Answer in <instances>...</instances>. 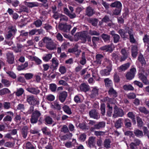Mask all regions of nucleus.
Wrapping results in <instances>:
<instances>
[{
  "label": "nucleus",
  "mask_w": 149,
  "mask_h": 149,
  "mask_svg": "<svg viewBox=\"0 0 149 149\" xmlns=\"http://www.w3.org/2000/svg\"><path fill=\"white\" fill-rule=\"evenodd\" d=\"M124 115L123 110L122 109L118 108L116 106H115L114 108L113 117L115 118L118 117H121Z\"/></svg>",
  "instance_id": "obj_1"
},
{
  "label": "nucleus",
  "mask_w": 149,
  "mask_h": 149,
  "mask_svg": "<svg viewBox=\"0 0 149 149\" xmlns=\"http://www.w3.org/2000/svg\"><path fill=\"white\" fill-rule=\"evenodd\" d=\"M26 98V101L30 104L34 105L39 104V101L33 95H27Z\"/></svg>",
  "instance_id": "obj_2"
},
{
  "label": "nucleus",
  "mask_w": 149,
  "mask_h": 149,
  "mask_svg": "<svg viewBox=\"0 0 149 149\" xmlns=\"http://www.w3.org/2000/svg\"><path fill=\"white\" fill-rule=\"evenodd\" d=\"M87 33V31H84L82 32L77 33L75 35V36L77 37L78 39H81L83 42L85 43L86 41Z\"/></svg>",
  "instance_id": "obj_3"
},
{
  "label": "nucleus",
  "mask_w": 149,
  "mask_h": 149,
  "mask_svg": "<svg viewBox=\"0 0 149 149\" xmlns=\"http://www.w3.org/2000/svg\"><path fill=\"white\" fill-rule=\"evenodd\" d=\"M8 29L9 31L6 35L7 38L8 39L12 38L14 35L17 31L16 28L13 26H10Z\"/></svg>",
  "instance_id": "obj_4"
},
{
  "label": "nucleus",
  "mask_w": 149,
  "mask_h": 149,
  "mask_svg": "<svg viewBox=\"0 0 149 149\" xmlns=\"http://www.w3.org/2000/svg\"><path fill=\"white\" fill-rule=\"evenodd\" d=\"M136 72V70L135 68L131 69L130 71L128 72L126 74V77L127 79L131 80L133 79L134 77Z\"/></svg>",
  "instance_id": "obj_5"
},
{
  "label": "nucleus",
  "mask_w": 149,
  "mask_h": 149,
  "mask_svg": "<svg viewBox=\"0 0 149 149\" xmlns=\"http://www.w3.org/2000/svg\"><path fill=\"white\" fill-rule=\"evenodd\" d=\"M140 70H143V73H140L139 74V78L146 85L149 84V81L147 79L146 77L143 74L145 73V71L143 70L142 68L140 69Z\"/></svg>",
  "instance_id": "obj_6"
},
{
  "label": "nucleus",
  "mask_w": 149,
  "mask_h": 149,
  "mask_svg": "<svg viewBox=\"0 0 149 149\" xmlns=\"http://www.w3.org/2000/svg\"><path fill=\"white\" fill-rule=\"evenodd\" d=\"M26 90L29 93L35 95L39 93L40 91L37 87H29L26 88Z\"/></svg>",
  "instance_id": "obj_7"
},
{
  "label": "nucleus",
  "mask_w": 149,
  "mask_h": 149,
  "mask_svg": "<svg viewBox=\"0 0 149 149\" xmlns=\"http://www.w3.org/2000/svg\"><path fill=\"white\" fill-rule=\"evenodd\" d=\"M120 52L122 55V56L121 57L120 61H123L128 57L129 54V52L128 51H126L125 49H122Z\"/></svg>",
  "instance_id": "obj_8"
},
{
  "label": "nucleus",
  "mask_w": 149,
  "mask_h": 149,
  "mask_svg": "<svg viewBox=\"0 0 149 149\" xmlns=\"http://www.w3.org/2000/svg\"><path fill=\"white\" fill-rule=\"evenodd\" d=\"M89 114L90 116L94 119H97L100 118L99 114L95 110L93 109L90 111Z\"/></svg>",
  "instance_id": "obj_9"
},
{
  "label": "nucleus",
  "mask_w": 149,
  "mask_h": 149,
  "mask_svg": "<svg viewBox=\"0 0 149 149\" xmlns=\"http://www.w3.org/2000/svg\"><path fill=\"white\" fill-rule=\"evenodd\" d=\"M51 62V67L54 70L56 69L59 64V61L58 59L55 57L53 58L52 59Z\"/></svg>",
  "instance_id": "obj_10"
},
{
  "label": "nucleus",
  "mask_w": 149,
  "mask_h": 149,
  "mask_svg": "<svg viewBox=\"0 0 149 149\" xmlns=\"http://www.w3.org/2000/svg\"><path fill=\"white\" fill-rule=\"evenodd\" d=\"M52 41V40L50 38L48 37H46L42 39V41L39 42V45L40 46H43V44L42 42H43V43L46 44V46L47 44H49V43H50Z\"/></svg>",
  "instance_id": "obj_11"
},
{
  "label": "nucleus",
  "mask_w": 149,
  "mask_h": 149,
  "mask_svg": "<svg viewBox=\"0 0 149 149\" xmlns=\"http://www.w3.org/2000/svg\"><path fill=\"white\" fill-rule=\"evenodd\" d=\"M130 64L129 63L124 64L118 68L119 72L124 71L129 67Z\"/></svg>",
  "instance_id": "obj_12"
},
{
  "label": "nucleus",
  "mask_w": 149,
  "mask_h": 149,
  "mask_svg": "<svg viewBox=\"0 0 149 149\" xmlns=\"http://www.w3.org/2000/svg\"><path fill=\"white\" fill-rule=\"evenodd\" d=\"M95 12L93 9L90 6H88L86 8V14L89 17L92 16L94 13Z\"/></svg>",
  "instance_id": "obj_13"
},
{
  "label": "nucleus",
  "mask_w": 149,
  "mask_h": 149,
  "mask_svg": "<svg viewBox=\"0 0 149 149\" xmlns=\"http://www.w3.org/2000/svg\"><path fill=\"white\" fill-rule=\"evenodd\" d=\"M108 70L105 69L100 71V74L102 76H107L109 74L112 68L111 65L109 66V68L107 67Z\"/></svg>",
  "instance_id": "obj_14"
},
{
  "label": "nucleus",
  "mask_w": 149,
  "mask_h": 149,
  "mask_svg": "<svg viewBox=\"0 0 149 149\" xmlns=\"http://www.w3.org/2000/svg\"><path fill=\"white\" fill-rule=\"evenodd\" d=\"M8 61L9 63L12 64L14 61V58L13 53L8 52L7 54Z\"/></svg>",
  "instance_id": "obj_15"
},
{
  "label": "nucleus",
  "mask_w": 149,
  "mask_h": 149,
  "mask_svg": "<svg viewBox=\"0 0 149 149\" xmlns=\"http://www.w3.org/2000/svg\"><path fill=\"white\" fill-rule=\"evenodd\" d=\"M67 96V93L65 91H63L60 93L59 96V99L61 102H63L65 101Z\"/></svg>",
  "instance_id": "obj_16"
},
{
  "label": "nucleus",
  "mask_w": 149,
  "mask_h": 149,
  "mask_svg": "<svg viewBox=\"0 0 149 149\" xmlns=\"http://www.w3.org/2000/svg\"><path fill=\"white\" fill-rule=\"evenodd\" d=\"M24 3L25 5L29 8L37 7L38 6V4L37 2H27L25 1Z\"/></svg>",
  "instance_id": "obj_17"
},
{
  "label": "nucleus",
  "mask_w": 149,
  "mask_h": 149,
  "mask_svg": "<svg viewBox=\"0 0 149 149\" xmlns=\"http://www.w3.org/2000/svg\"><path fill=\"white\" fill-rule=\"evenodd\" d=\"M110 33L113 37L114 42L116 43L118 42L120 38L119 35L116 34L113 31H111Z\"/></svg>",
  "instance_id": "obj_18"
},
{
  "label": "nucleus",
  "mask_w": 149,
  "mask_h": 149,
  "mask_svg": "<svg viewBox=\"0 0 149 149\" xmlns=\"http://www.w3.org/2000/svg\"><path fill=\"white\" fill-rule=\"evenodd\" d=\"M51 108L53 109H56L58 110H60L61 107L60 105L58 104V102L57 101L54 102L51 106Z\"/></svg>",
  "instance_id": "obj_19"
},
{
  "label": "nucleus",
  "mask_w": 149,
  "mask_h": 149,
  "mask_svg": "<svg viewBox=\"0 0 149 149\" xmlns=\"http://www.w3.org/2000/svg\"><path fill=\"white\" fill-rule=\"evenodd\" d=\"M46 47L49 50H53L56 49V45L52 41L50 43H49V44H47L46 45Z\"/></svg>",
  "instance_id": "obj_20"
},
{
  "label": "nucleus",
  "mask_w": 149,
  "mask_h": 149,
  "mask_svg": "<svg viewBox=\"0 0 149 149\" xmlns=\"http://www.w3.org/2000/svg\"><path fill=\"white\" fill-rule=\"evenodd\" d=\"M98 90L95 88H94L91 90V93L90 96L91 98H93L95 97L98 95Z\"/></svg>",
  "instance_id": "obj_21"
},
{
  "label": "nucleus",
  "mask_w": 149,
  "mask_h": 149,
  "mask_svg": "<svg viewBox=\"0 0 149 149\" xmlns=\"http://www.w3.org/2000/svg\"><path fill=\"white\" fill-rule=\"evenodd\" d=\"M105 125V123L104 122H101L96 124L94 126V128L95 129H99L101 128L104 127Z\"/></svg>",
  "instance_id": "obj_22"
},
{
  "label": "nucleus",
  "mask_w": 149,
  "mask_h": 149,
  "mask_svg": "<svg viewBox=\"0 0 149 149\" xmlns=\"http://www.w3.org/2000/svg\"><path fill=\"white\" fill-rule=\"evenodd\" d=\"M137 47L136 46H133L132 48V54L133 57L136 58L137 54Z\"/></svg>",
  "instance_id": "obj_23"
},
{
  "label": "nucleus",
  "mask_w": 149,
  "mask_h": 149,
  "mask_svg": "<svg viewBox=\"0 0 149 149\" xmlns=\"http://www.w3.org/2000/svg\"><path fill=\"white\" fill-rule=\"evenodd\" d=\"M80 88L81 91L85 92L88 91L89 89V86L85 84H81L80 86Z\"/></svg>",
  "instance_id": "obj_24"
},
{
  "label": "nucleus",
  "mask_w": 149,
  "mask_h": 149,
  "mask_svg": "<svg viewBox=\"0 0 149 149\" xmlns=\"http://www.w3.org/2000/svg\"><path fill=\"white\" fill-rule=\"evenodd\" d=\"M28 129V127L26 126L24 127L22 129V133L24 139H25L27 136Z\"/></svg>",
  "instance_id": "obj_25"
},
{
  "label": "nucleus",
  "mask_w": 149,
  "mask_h": 149,
  "mask_svg": "<svg viewBox=\"0 0 149 149\" xmlns=\"http://www.w3.org/2000/svg\"><path fill=\"white\" fill-rule=\"evenodd\" d=\"M128 33L130 35V42L133 43H134L135 41V40L133 36V31L131 29L129 30L128 31Z\"/></svg>",
  "instance_id": "obj_26"
},
{
  "label": "nucleus",
  "mask_w": 149,
  "mask_h": 149,
  "mask_svg": "<svg viewBox=\"0 0 149 149\" xmlns=\"http://www.w3.org/2000/svg\"><path fill=\"white\" fill-rule=\"evenodd\" d=\"M96 61L97 64H100L102 59L103 58V56L101 54H97L96 56Z\"/></svg>",
  "instance_id": "obj_27"
},
{
  "label": "nucleus",
  "mask_w": 149,
  "mask_h": 149,
  "mask_svg": "<svg viewBox=\"0 0 149 149\" xmlns=\"http://www.w3.org/2000/svg\"><path fill=\"white\" fill-rule=\"evenodd\" d=\"M71 26L70 25H59V28L61 30H64V31L68 30L69 31L71 29Z\"/></svg>",
  "instance_id": "obj_28"
},
{
  "label": "nucleus",
  "mask_w": 149,
  "mask_h": 149,
  "mask_svg": "<svg viewBox=\"0 0 149 149\" xmlns=\"http://www.w3.org/2000/svg\"><path fill=\"white\" fill-rule=\"evenodd\" d=\"M88 141V144L90 147L93 146L95 142V138L93 137H90Z\"/></svg>",
  "instance_id": "obj_29"
},
{
  "label": "nucleus",
  "mask_w": 149,
  "mask_h": 149,
  "mask_svg": "<svg viewBox=\"0 0 149 149\" xmlns=\"http://www.w3.org/2000/svg\"><path fill=\"white\" fill-rule=\"evenodd\" d=\"M122 124V119L121 118H119L115 122V126L117 128H119L121 127Z\"/></svg>",
  "instance_id": "obj_30"
},
{
  "label": "nucleus",
  "mask_w": 149,
  "mask_h": 149,
  "mask_svg": "<svg viewBox=\"0 0 149 149\" xmlns=\"http://www.w3.org/2000/svg\"><path fill=\"white\" fill-rule=\"evenodd\" d=\"M112 7H116L117 8H121L122 6V4L120 2L117 1L112 3L110 5Z\"/></svg>",
  "instance_id": "obj_31"
},
{
  "label": "nucleus",
  "mask_w": 149,
  "mask_h": 149,
  "mask_svg": "<svg viewBox=\"0 0 149 149\" xmlns=\"http://www.w3.org/2000/svg\"><path fill=\"white\" fill-rule=\"evenodd\" d=\"M63 109L64 111L67 114H70L72 113L70 108L67 105H64L63 107Z\"/></svg>",
  "instance_id": "obj_32"
},
{
  "label": "nucleus",
  "mask_w": 149,
  "mask_h": 149,
  "mask_svg": "<svg viewBox=\"0 0 149 149\" xmlns=\"http://www.w3.org/2000/svg\"><path fill=\"white\" fill-rule=\"evenodd\" d=\"M111 141L109 139H106L104 142V145L105 147L108 148L111 147Z\"/></svg>",
  "instance_id": "obj_33"
},
{
  "label": "nucleus",
  "mask_w": 149,
  "mask_h": 149,
  "mask_svg": "<svg viewBox=\"0 0 149 149\" xmlns=\"http://www.w3.org/2000/svg\"><path fill=\"white\" fill-rule=\"evenodd\" d=\"M107 107L108 109L107 112V115L108 116L110 117L112 113V107L109 103L107 104Z\"/></svg>",
  "instance_id": "obj_34"
},
{
  "label": "nucleus",
  "mask_w": 149,
  "mask_h": 149,
  "mask_svg": "<svg viewBox=\"0 0 149 149\" xmlns=\"http://www.w3.org/2000/svg\"><path fill=\"white\" fill-rule=\"evenodd\" d=\"M109 94L111 96L116 97L117 96V93L113 88H111L109 91Z\"/></svg>",
  "instance_id": "obj_35"
},
{
  "label": "nucleus",
  "mask_w": 149,
  "mask_h": 149,
  "mask_svg": "<svg viewBox=\"0 0 149 149\" xmlns=\"http://www.w3.org/2000/svg\"><path fill=\"white\" fill-rule=\"evenodd\" d=\"M118 33L120 34L121 36L123 38H126L128 36L127 35L126 31L125 32V31L123 29H120L118 31Z\"/></svg>",
  "instance_id": "obj_36"
},
{
  "label": "nucleus",
  "mask_w": 149,
  "mask_h": 149,
  "mask_svg": "<svg viewBox=\"0 0 149 149\" xmlns=\"http://www.w3.org/2000/svg\"><path fill=\"white\" fill-rule=\"evenodd\" d=\"M134 133L138 137H142L143 136V132L138 129L134 130Z\"/></svg>",
  "instance_id": "obj_37"
},
{
  "label": "nucleus",
  "mask_w": 149,
  "mask_h": 149,
  "mask_svg": "<svg viewBox=\"0 0 149 149\" xmlns=\"http://www.w3.org/2000/svg\"><path fill=\"white\" fill-rule=\"evenodd\" d=\"M101 37L105 42H107L110 41V36L107 34L103 33Z\"/></svg>",
  "instance_id": "obj_38"
},
{
  "label": "nucleus",
  "mask_w": 149,
  "mask_h": 149,
  "mask_svg": "<svg viewBox=\"0 0 149 149\" xmlns=\"http://www.w3.org/2000/svg\"><path fill=\"white\" fill-rule=\"evenodd\" d=\"M100 49L101 50H104L106 52L110 51L111 50V47L109 45H105L102 46Z\"/></svg>",
  "instance_id": "obj_39"
},
{
  "label": "nucleus",
  "mask_w": 149,
  "mask_h": 149,
  "mask_svg": "<svg viewBox=\"0 0 149 149\" xmlns=\"http://www.w3.org/2000/svg\"><path fill=\"white\" fill-rule=\"evenodd\" d=\"M123 88L125 90L127 91H133L134 89V87H133L132 85L130 84L124 85L123 86Z\"/></svg>",
  "instance_id": "obj_40"
},
{
  "label": "nucleus",
  "mask_w": 149,
  "mask_h": 149,
  "mask_svg": "<svg viewBox=\"0 0 149 149\" xmlns=\"http://www.w3.org/2000/svg\"><path fill=\"white\" fill-rule=\"evenodd\" d=\"M52 56L51 54H47L42 57L43 60L45 61H48L51 59Z\"/></svg>",
  "instance_id": "obj_41"
},
{
  "label": "nucleus",
  "mask_w": 149,
  "mask_h": 149,
  "mask_svg": "<svg viewBox=\"0 0 149 149\" xmlns=\"http://www.w3.org/2000/svg\"><path fill=\"white\" fill-rule=\"evenodd\" d=\"M104 81L105 85L106 87H109L111 86L112 84L111 81L109 78H106L104 79Z\"/></svg>",
  "instance_id": "obj_42"
},
{
  "label": "nucleus",
  "mask_w": 149,
  "mask_h": 149,
  "mask_svg": "<svg viewBox=\"0 0 149 149\" xmlns=\"http://www.w3.org/2000/svg\"><path fill=\"white\" fill-rule=\"evenodd\" d=\"M86 59L85 57V53L83 52L82 53L81 60L80 61V63L82 65H84L86 63Z\"/></svg>",
  "instance_id": "obj_43"
},
{
  "label": "nucleus",
  "mask_w": 149,
  "mask_h": 149,
  "mask_svg": "<svg viewBox=\"0 0 149 149\" xmlns=\"http://www.w3.org/2000/svg\"><path fill=\"white\" fill-rule=\"evenodd\" d=\"M1 82L6 86L7 87L9 86L10 85V82L8 80L5 79H2Z\"/></svg>",
  "instance_id": "obj_44"
},
{
  "label": "nucleus",
  "mask_w": 149,
  "mask_h": 149,
  "mask_svg": "<svg viewBox=\"0 0 149 149\" xmlns=\"http://www.w3.org/2000/svg\"><path fill=\"white\" fill-rule=\"evenodd\" d=\"M59 71L61 74H63L66 72V69L64 66L61 65L59 68Z\"/></svg>",
  "instance_id": "obj_45"
},
{
  "label": "nucleus",
  "mask_w": 149,
  "mask_h": 149,
  "mask_svg": "<svg viewBox=\"0 0 149 149\" xmlns=\"http://www.w3.org/2000/svg\"><path fill=\"white\" fill-rule=\"evenodd\" d=\"M138 60L142 65H145L146 64V62L143 55L140 54L139 55Z\"/></svg>",
  "instance_id": "obj_46"
},
{
  "label": "nucleus",
  "mask_w": 149,
  "mask_h": 149,
  "mask_svg": "<svg viewBox=\"0 0 149 149\" xmlns=\"http://www.w3.org/2000/svg\"><path fill=\"white\" fill-rule=\"evenodd\" d=\"M128 117L131 118L134 124L136 123V120L135 118V116L132 112H129L127 114Z\"/></svg>",
  "instance_id": "obj_47"
},
{
  "label": "nucleus",
  "mask_w": 149,
  "mask_h": 149,
  "mask_svg": "<svg viewBox=\"0 0 149 149\" xmlns=\"http://www.w3.org/2000/svg\"><path fill=\"white\" fill-rule=\"evenodd\" d=\"M46 99L49 101H53L55 99L54 95L52 94H49L46 96Z\"/></svg>",
  "instance_id": "obj_48"
},
{
  "label": "nucleus",
  "mask_w": 149,
  "mask_h": 149,
  "mask_svg": "<svg viewBox=\"0 0 149 149\" xmlns=\"http://www.w3.org/2000/svg\"><path fill=\"white\" fill-rule=\"evenodd\" d=\"M14 143H13L10 142H7L4 143V146L6 147L11 148L13 147L14 146Z\"/></svg>",
  "instance_id": "obj_49"
},
{
  "label": "nucleus",
  "mask_w": 149,
  "mask_h": 149,
  "mask_svg": "<svg viewBox=\"0 0 149 149\" xmlns=\"http://www.w3.org/2000/svg\"><path fill=\"white\" fill-rule=\"evenodd\" d=\"M24 91L22 88H20L17 90L16 93V95L17 96H19L22 95L24 92Z\"/></svg>",
  "instance_id": "obj_50"
},
{
  "label": "nucleus",
  "mask_w": 149,
  "mask_h": 149,
  "mask_svg": "<svg viewBox=\"0 0 149 149\" xmlns=\"http://www.w3.org/2000/svg\"><path fill=\"white\" fill-rule=\"evenodd\" d=\"M26 149H34L35 147L30 142H29L26 143Z\"/></svg>",
  "instance_id": "obj_51"
},
{
  "label": "nucleus",
  "mask_w": 149,
  "mask_h": 149,
  "mask_svg": "<svg viewBox=\"0 0 149 149\" xmlns=\"http://www.w3.org/2000/svg\"><path fill=\"white\" fill-rule=\"evenodd\" d=\"M56 85L55 84H50L49 88L52 91H55L56 89Z\"/></svg>",
  "instance_id": "obj_52"
},
{
  "label": "nucleus",
  "mask_w": 149,
  "mask_h": 149,
  "mask_svg": "<svg viewBox=\"0 0 149 149\" xmlns=\"http://www.w3.org/2000/svg\"><path fill=\"white\" fill-rule=\"evenodd\" d=\"M33 24L36 27H38L42 25V22L41 20L38 19L35 21Z\"/></svg>",
  "instance_id": "obj_53"
},
{
  "label": "nucleus",
  "mask_w": 149,
  "mask_h": 149,
  "mask_svg": "<svg viewBox=\"0 0 149 149\" xmlns=\"http://www.w3.org/2000/svg\"><path fill=\"white\" fill-rule=\"evenodd\" d=\"M9 92V90L8 88H5L3 89L0 90V95H3L6 93H8Z\"/></svg>",
  "instance_id": "obj_54"
},
{
  "label": "nucleus",
  "mask_w": 149,
  "mask_h": 149,
  "mask_svg": "<svg viewBox=\"0 0 149 149\" xmlns=\"http://www.w3.org/2000/svg\"><path fill=\"white\" fill-rule=\"evenodd\" d=\"M61 131L66 133L69 132V130L68 127L66 125H63L61 129Z\"/></svg>",
  "instance_id": "obj_55"
},
{
  "label": "nucleus",
  "mask_w": 149,
  "mask_h": 149,
  "mask_svg": "<svg viewBox=\"0 0 149 149\" xmlns=\"http://www.w3.org/2000/svg\"><path fill=\"white\" fill-rule=\"evenodd\" d=\"M139 110L141 112L144 113L146 114H148L149 113L148 111L144 107H139Z\"/></svg>",
  "instance_id": "obj_56"
},
{
  "label": "nucleus",
  "mask_w": 149,
  "mask_h": 149,
  "mask_svg": "<svg viewBox=\"0 0 149 149\" xmlns=\"http://www.w3.org/2000/svg\"><path fill=\"white\" fill-rule=\"evenodd\" d=\"M45 121L47 124H51L53 122L52 119L49 116H47L45 119Z\"/></svg>",
  "instance_id": "obj_57"
},
{
  "label": "nucleus",
  "mask_w": 149,
  "mask_h": 149,
  "mask_svg": "<svg viewBox=\"0 0 149 149\" xmlns=\"http://www.w3.org/2000/svg\"><path fill=\"white\" fill-rule=\"evenodd\" d=\"M41 115L39 111L38 110H35L33 112L32 115L38 118Z\"/></svg>",
  "instance_id": "obj_58"
},
{
  "label": "nucleus",
  "mask_w": 149,
  "mask_h": 149,
  "mask_svg": "<svg viewBox=\"0 0 149 149\" xmlns=\"http://www.w3.org/2000/svg\"><path fill=\"white\" fill-rule=\"evenodd\" d=\"M127 96V97L130 99H134L136 97L135 94L133 93H131L128 94Z\"/></svg>",
  "instance_id": "obj_59"
},
{
  "label": "nucleus",
  "mask_w": 149,
  "mask_h": 149,
  "mask_svg": "<svg viewBox=\"0 0 149 149\" xmlns=\"http://www.w3.org/2000/svg\"><path fill=\"white\" fill-rule=\"evenodd\" d=\"M99 40V38L98 37L93 36L92 38V41L93 45L94 46L96 45L97 42Z\"/></svg>",
  "instance_id": "obj_60"
},
{
  "label": "nucleus",
  "mask_w": 149,
  "mask_h": 149,
  "mask_svg": "<svg viewBox=\"0 0 149 149\" xmlns=\"http://www.w3.org/2000/svg\"><path fill=\"white\" fill-rule=\"evenodd\" d=\"M3 107L5 109H8L10 108V104L9 102H5L3 103Z\"/></svg>",
  "instance_id": "obj_61"
},
{
  "label": "nucleus",
  "mask_w": 149,
  "mask_h": 149,
  "mask_svg": "<svg viewBox=\"0 0 149 149\" xmlns=\"http://www.w3.org/2000/svg\"><path fill=\"white\" fill-rule=\"evenodd\" d=\"M89 33L92 36L95 35L98 36L100 35V33L99 32L95 31H92L91 30H90L89 31Z\"/></svg>",
  "instance_id": "obj_62"
},
{
  "label": "nucleus",
  "mask_w": 149,
  "mask_h": 149,
  "mask_svg": "<svg viewBox=\"0 0 149 149\" xmlns=\"http://www.w3.org/2000/svg\"><path fill=\"white\" fill-rule=\"evenodd\" d=\"M80 97L81 95H76L74 98V101L77 103L81 102Z\"/></svg>",
  "instance_id": "obj_63"
},
{
  "label": "nucleus",
  "mask_w": 149,
  "mask_h": 149,
  "mask_svg": "<svg viewBox=\"0 0 149 149\" xmlns=\"http://www.w3.org/2000/svg\"><path fill=\"white\" fill-rule=\"evenodd\" d=\"M86 135L84 134H80L79 136V140L81 141H84L86 140Z\"/></svg>",
  "instance_id": "obj_64"
}]
</instances>
